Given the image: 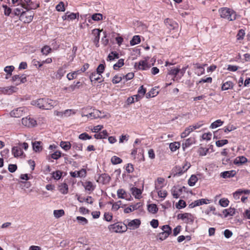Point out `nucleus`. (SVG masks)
<instances>
[{"mask_svg":"<svg viewBox=\"0 0 250 250\" xmlns=\"http://www.w3.org/2000/svg\"><path fill=\"white\" fill-rule=\"evenodd\" d=\"M229 201L227 199L222 198L219 201L220 205L223 207H226L228 206Z\"/></svg>","mask_w":250,"mask_h":250,"instance_id":"obj_64","label":"nucleus"},{"mask_svg":"<svg viewBox=\"0 0 250 250\" xmlns=\"http://www.w3.org/2000/svg\"><path fill=\"white\" fill-rule=\"evenodd\" d=\"M41 144L42 142L41 141H35L34 142H32V146L34 151L36 152H41L42 149Z\"/></svg>","mask_w":250,"mask_h":250,"instance_id":"obj_25","label":"nucleus"},{"mask_svg":"<svg viewBox=\"0 0 250 250\" xmlns=\"http://www.w3.org/2000/svg\"><path fill=\"white\" fill-rule=\"evenodd\" d=\"M158 91L156 88H153L151 90L146 94V98H150L151 97H154L157 96L158 94Z\"/></svg>","mask_w":250,"mask_h":250,"instance_id":"obj_37","label":"nucleus"},{"mask_svg":"<svg viewBox=\"0 0 250 250\" xmlns=\"http://www.w3.org/2000/svg\"><path fill=\"white\" fill-rule=\"evenodd\" d=\"M60 146L64 150L67 151L71 147V144L69 142L61 141Z\"/></svg>","mask_w":250,"mask_h":250,"instance_id":"obj_34","label":"nucleus"},{"mask_svg":"<svg viewBox=\"0 0 250 250\" xmlns=\"http://www.w3.org/2000/svg\"><path fill=\"white\" fill-rule=\"evenodd\" d=\"M26 4H25L24 9L26 10H30L32 9H36V8L39 7V4H37L36 6L33 7L31 5L32 2L31 1V0H24Z\"/></svg>","mask_w":250,"mask_h":250,"instance_id":"obj_38","label":"nucleus"},{"mask_svg":"<svg viewBox=\"0 0 250 250\" xmlns=\"http://www.w3.org/2000/svg\"><path fill=\"white\" fill-rule=\"evenodd\" d=\"M78 200L80 202H83V201H85L88 203H89L90 204H93V200L91 196H88L87 198H80V197L78 198Z\"/></svg>","mask_w":250,"mask_h":250,"instance_id":"obj_56","label":"nucleus"},{"mask_svg":"<svg viewBox=\"0 0 250 250\" xmlns=\"http://www.w3.org/2000/svg\"><path fill=\"white\" fill-rule=\"evenodd\" d=\"M124 64V60L121 59L118 60V62L114 64L113 65V68L114 70H118L120 67L123 66Z\"/></svg>","mask_w":250,"mask_h":250,"instance_id":"obj_48","label":"nucleus"},{"mask_svg":"<svg viewBox=\"0 0 250 250\" xmlns=\"http://www.w3.org/2000/svg\"><path fill=\"white\" fill-rule=\"evenodd\" d=\"M162 229L164 233L170 234L171 233V228L168 225H164L162 227Z\"/></svg>","mask_w":250,"mask_h":250,"instance_id":"obj_57","label":"nucleus"},{"mask_svg":"<svg viewBox=\"0 0 250 250\" xmlns=\"http://www.w3.org/2000/svg\"><path fill=\"white\" fill-rule=\"evenodd\" d=\"M70 175L74 178L76 177H85L86 175V171L85 169H82L79 171H75L70 172Z\"/></svg>","mask_w":250,"mask_h":250,"instance_id":"obj_14","label":"nucleus"},{"mask_svg":"<svg viewBox=\"0 0 250 250\" xmlns=\"http://www.w3.org/2000/svg\"><path fill=\"white\" fill-rule=\"evenodd\" d=\"M101 74L93 72L90 75L89 78L91 82L98 81L99 83H101Z\"/></svg>","mask_w":250,"mask_h":250,"instance_id":"obj_19","label":"nucleus"},{"mask_svg":"<svg viewBox=\"0 0 250 250\" xmlns=\"http://www.w3.org/2000/svg\"><path fill=\"white\" fill-rule=\"evenodd\" d=\"M159 197L165 199L167 196V192L165 190H159L157 192Z\"/></svg>","mask_w":250,"mask_h":250,"instance_id":"obj_63","label":"nucleus"},{"mask_svg":"<svg viewBox=\"0 0 250 250\" xmlns=\"http://www.w3.org/2000/svg\"><path fill=\"white\" fill-rule=\"evenodd\" d=\"M71 147L75 151H82L83 150V145L81 143L74 142L71 144Z\"/></svg>","mask_w":250,"mask_h":250,"instance_id":"obj_36","label":"nucleus"},{"mask_svg":"<svg viewBox=\"0 0 250 250\" xmlns=\"http://www.w3.org/2000/svg\"><path fill=\"white\" fill-rule=\"evenodd\" d=\"M59 190L63 194L67 193L68 191L67 185L65 183L61 184L59 187Z\"/></svg>","mask_w":250,"mask_h":250,"instance_id":"obj_32","label":"nucleus"},{"mask_svg":"<svg viewBox=\"0 0 250 250\" xmlns=\"http://www.w3.org/2000/svg\"><path fill=\"white\" fill-rule=\"evenodd\" d=\"M208 200L206 199H201L194 201L189 205V207L190 208H193L196 206H199L203 204H207L208 203Z\"/></svg>","mask_w":250,"mask_h":250,"instance_id":"obj_16","label":"nucleus"},{"mask_svg":"<svg viewBox=\"0 0 250 250\" xmlns=\"http://www.w3.org/2000/svg\"><path fill=\"white\" fill-rule=\"evenodd\" d=\"M182 189H179L178 190L175 187L171 189V194L173 197L175 198H178L180 196V193H181Z\"/></svg>","mask_w":250,"mask_h":250,"instance_id":"obj_39","label":"nucleus"},{"mask_svg":"<svg viewBox=\"0 0 250 250\" xmlns=\"http://www.w3.org/2000/svg\"><path fill=\"white\" fill-rule=\"evenodd\" d=\"M135 66H137L138 69L141 70H147L150 67L146 60H141L138 63L136 62Z\"/></svg>","mask_w":250,"mask_h":250,"instance_id":"obj_17","label":"nucleus"},{"mask_svg":"<svg viewBox=\"0 0 250 250\" xmlns=\"http://www.w3.org/2000/svg\"><path fill=\"white\" fill-rule=\"evenodd\" d=\"M195 142V140L194 138H188L184 141V142L182 144V146L184 149L186 148L189 147L191 145L194 144Z\"/></svg>","mask_w":250,"mask_h":250,"instance_id":"obj_24","label":"nucleus"},{"mask_svg":"<svg viewBox=\"0 0 250 250\" xmlns=\"http://www.w3.org/2000/svg\"><path fill=\"white\" fill-rule=\"evenodd\" d=\"M198 181V178L196 176L192 175L188 180V184L190 186H193L195 185Z\"/></svg>","mask_w":250,"mask_h":250,"instance_id":"obj_41","label":"nucleus"},{"mask_svg":"<svg viewBox=\"0 0 250 250\" xmlns=\"http://www.w3.org/2000/svg\"><path fill=\"white\" fill-rule=\"evenodd\" d=\"M79 138L82 140H86L91 139L92 137L86 133H83L79 136Z\"/></svg>","mask_w":250,"mask_h":250,"instance_id":"obj_58","label":"nucleus"},{"mask_svg":"<svg viewBox=\"0 0 250 250\" xmlns=\"http://www.w3.org/2000/svg\"><path fill=\"white\" fill-rule=\"evenodd\" d=\"M29 10H26L22 15L20 16V20L24 23H29L33 20L34 13L33 11H29Z\"/></svg>","mask_w":250,"mask_h":250,"instance_id":"obj_4","label":"nucleus"},{"mask_svg":"<svg viewBox=\"0 0 250 250\" xmlns=\"http://www.w3.org/2000/svg\"><path fill=\"white\" fill-rule=\"evenodd\" d=\"M141 224V221L139 219H134L129 222L125 226L127 228H128L130 229H135L139 228Z\"/></svg>","mask_w":250,"mask_h":250,"instance_id":"obj_13","label":"nucleus"},{"mask_svg":"<svg viewBox=\"0 0 250 250\" xmlns=\"http://www.w3.org/2000/svg\"><path fill=\"white\" fill-rule=\"evenodd\" d=\"M186 207V203L185 201L183 200H180L178 203L176 204V208L178 209H181L184 208Z\"/></svg>","mask_w":250,"mask_h":250,"instance_id":"obj_54","label":"nucleus"},{"mask_svg":"<svg viewBox=\"0 0 250 250\" xmlns=\"http://www.w3.org/2000/svg\"><path fill=\"white\" fill-rule=\"evenodd\" d=\"M236 174L235 170L226 171L221 173V177L223 178H228L234 177Z\"/></svg>","mask_w":250,"mask_h":250,"instance_id":"obj_22","label":"nucleus"},{"mask_svg":"<svg viewBox=\"0 0 250 250\" xmlns=\"http://www.w3.org/2000/svg\"><path fill=\"white\" fill-rule=\"evenodd\" d=\"M92 19L95 21H99L103 19V15L100 13L94 14L92 16Z\"/></svg>","mask_w":250,"mask_h":250,"instance_id":"obj_62","label":"nucleus"},{"mask_svg":"<svg viewBox=\"0 0 250 250\" xmlns=\"http://www.w3.org/2000/svg\"><path fill=\"white\" fill-rule=\"evenodd\" d=\"M12 153L15 157H18L22 155L23 151L19 144L18 146L12 147Z\"/></svg>","mask_w":250,"mask_h":250,"instance_id":"obj_15","label":"nucleus"},{"mask_svg":"<svg viewBox=\"0 0 250 250\" xmlns=\"http://www.w3.org/2000/svg\"><path fill=\"white\" fill-rule=\"evenodd\" d=\"M219 13L221 18L227 19L229 21H232L236 19V13L233 10L227 7L220 9Z\"/></svg>","mask_w":250,"mask_h":250,"instance_id":"obj_2","label":"nucleus"},{"mask_svg":"<svg viewBox=\"0 0 250 250\" xmlns=\"http://www.w3.org/2000/svg\"><path fill=\"white\" fill-rule=\"evenodd\" d=\"M140 207V203H137L135 205L130 206V207H127L124 209V212L125 213H128L133 211V210L137 209Z\"/></svg>","mask_w":250,"mask_h":250,"instance_id":"obj_29","label":"nucleus"},{"mask_svg":"<svg viewBox=\"0 0 250 250\" xmlns=\"http://www.w3.org/2000/svg\"><path fill=\"white\" fill-rule=\"evenodd\" d=\"M108 229L110 231L116 233H121L125 232L127 230V227L125 224L121 223H117L108 226Z\"/></svg>","mask_w":250,"mask_h":250,"instance_id":"obj_3","label":"nucleus"},{"mask_svg":"<svg viewBox=\"0 0 250 250\" xmlns=\"http://www.w3.org/2000/svg\"><path fill=\"white\" fill-rule=\"evenodd\" d=\"M26 109V108L25 107H20L11 111L10 114L11 117L20 118L23 115Z\"/></svg>","mask_w":250,"mask_h":250,"instance_id":"obj_6","label":"nucleus"},{"mask_svg":"<svg viewBox=\"0 0 250 250\" xmlns=\"http://www.w3.org/2000/svg\"><path fill=\"white\" fill-rule=\"evenodd\" d=\"M80 74V70L75 71L72 73H69L67 75V78L69 80H72L76 78L77 76Z\"/></svg>","mask_w":250,"mask_h":250,"instance_id":"obj_43","label":"nucleus"},{"mask_svg":"<svg viewBox=\"0 0 250 250\" xmlns=\"http://www.w3.org/2000/svg\"><path fill=\"white\" fill-rule=\"evenodd\" d=\"M31 104L40 108L49 110L58 104V102L49 99L42 98L32 101Z\"/></svg>","mask_w":250,"mask_h":250,"instance_id":"obj_1","label":"nucleus"},{"mask_svg":"<svg viewBox=\"0 0 250 250\" xmlns=\"http://www.w3.org/2000/svg\"><path fill=\"white\" fill-rule=\"evenodd\" d=\"M76 219L78 220L79 223L82 225H84L88 223V220L85 217L77 216Z\"/></svg>","mask_w":250,"mask_h":250,"instance_id":"obj_52","label":"nucleus"},{"mask_svg":"<svg viewBox=\"0 0 250 250\" xmlns=\"http://www.w3.org/2000/svg\"><path fill=\"white\" fill-rule=\"evenodd\" d=\"M191 165L188 162H185L184 165L181 167H176L177 171L176 173V175L178 176H180L183 174L184 172H186L188 168L190 167Z\"/></svg>","mask_w":250,"mask_h":250,"instance_id":"obj_10","label":"nucleus"},{"mask_svg":"<svg viewBox=\"0 0 250 250\" xmlns=\"http://www.w3.org/2000/svg\"><path fill=\"white\" fill-rule=\"evenodd\" d=\"M24 7H25V3H21L20 7L15 8L14 11L15 15L17 16L22 15L24 13L23 10V9H24Z\"/></svg>","mask_w":250,"mask_h":250,"instance_id":"obj_30","label":"nucleus"},{"mask_svg":"<svg viewBox=\"0 0 250 250\" xmlns=\"http://www.w3.org/2000/svg\"><path fill=\"white\" fill-rule=\"evenodd\" d=\"M223 213L224 214V216L227 217L229 216H233L235 213V209L233 208H229L227 209H225L223 211Z\"/></svg>","mask_w":250,"mask_h":250,"instance_id":"obj_28","label":"nucleus"},{"mask_svg":"<svg viewBox=\"0 0 250 250\" xmlns=\"http://www.w3.org/2000/svg\"><path fill=\"white\" fill-rule=\"evenodd\" d=\"M18 90V88L14 86H10L4 87H0V94L10 95L15 92Z\"/></svg>","mask_w":250,"mask_h":250,"instance_id":"obj_9","label":"nucleus"},{"mask_svg":"<svg viewBox=\"0 0 250 250\" xmlns=\"http://www.w3.org/2000/svg\"><path fill=\"white\" fill-rule=\"evenodd\" d=\"M130 44L134 45L139 43L141 42V39L139 36H134L130 41Z\"/></svg>","mask_w":250,"mask_h":250,"instance_id":"obj_44","label":"nucleus"},{"mask_svg":"<svg viewBox=\"0 0 250 250\" xmlns=\"http://www.w3.org/2000/svg\"><path fill=\"white\" fill-rule=\"evenodd\" d=\"M53 214L56 218H59L64 214V211L63 209L54 210Z\"/></svg>","mask_w":250,"mask_h":250,"instance_id":"obj_46","label":"nucleus"},{"mask_svg":"<svg viewBox=\"0 0 250 250\" xmlns=\"http://www.w3.org/2000/svg\"><path fill=\"white\" fill-rule=\"evenodd\" d=\"M164 23L170 30H174L178 27L177 22L169 18L166 19L164 21Z\"/></svg>","mask_w":250,"mask_h":250,"instance_id":"obj_12","label":"nucleus"},{"mask_svg":"<svg viewBox=\"0 0 250 250\" xmlns=\"http://www.w3.org/2000/svg\"><path fill=\"white\" fill-rule=\"evenodd\" d=\"M234 86L233 83L231 81H227L224 83L221 87L222 90H227L232 89Z\"/></svg>","mask_w":250,"mask_h":250,"instance_id":"obj_27","label":"nucleus"},{"mask_svg":"<svg viewBox=\"0 0 250 250\" xmlns=\"http://www.w3.org/2000/svg\"><path fill=\"white\" fill-rule=\"evenodd\" d=\"M147 209L149 212L153 214L156 213L158 210L156 205L154 204H149L147 206Z\"/></svg>","mask_w":250,"mask_h":250,"instance_id":"obj_35","label":"nucleus"},{"mask_svg":"<svg viewBox=\"0 0 250 250\" xmlns=\"http://www.w3.org/2000/svg\"><path fill=\"white\" fill-rule=\"evenodd\" d=\"M107 135L108 134L107 131L106 130H104L98 134H95L94 136L97 139H101L105 138Z\"/></svg>","mask_w":250,"mask_h":250,"instance_id":"obj_33","label":"nucleus"},{"mask_svg":"<svg viewBox=\"0 0 250 250\" xmlns=\"http://www.w3.org/2000/svg\"><path fill=\"white\" fill-rule=\"evenodd\" d=\"M248 161L247 159L243 156L237 157L234 160V164L237 166L245 164Z\"/></svg>","mask_w":250,"mask_h":250,"instance_id":"obj_23","label":"nucleus"},{"mask_svg":"<svg viewBox=\"0 0 250 250\" xmlns=\"http://www.w3.org/2000/svg\"><path fill=\"white\" fill-rule=\"evenodd\" d=\"M66 71L65 68L60 67L57 71L56 74V77L59 79H61L64 75Z\"/></svg>","mask_w":250,"mask_h":250,"instance_id":"obj_45","label":"nucleus"},{"mask_svg":"<svg viewBox=\"0 0 250 250\" xmlns=\"http://www.w3.org/2000/svg\"><path fill=\"white\" fill-rule=\"evenodd\" d=\"M92 110V108L89 107H87L85 108H83L82 109L81 115L82 117H86L88 116V114L89 112H90Z\"/></svg>","mask_w":250,"mask_h":250,"instance_id":"obj_53","label":"nucleus"},{"mask_svg":"<svg viewBox=\"0 0 250 250\" xmlns=\"http://www.w3.org/2000/svg\"><path fill=\"white\" fill-rule=\"evenodd\" d=\"M169 75H172L174 76L173 79V81H179V68L178 67H172L171 68L168 73Z\"/></svg>","mask_w":250,"mask_h":250,"instance_id":"obj_18","label":"nucleus"},{"mask_svg":"<svg viewBox=\"0 0 250 250\" xmlns=\"http://www.w3.org/2000/svg\"><path fill=\"white\" fill-rule=\"evenodd\" d=\"M110 179L111 178L108 174L103 173L99 176L97 182L103 184H106L110 182Z\"/></svg>","mask_w":250,"mask_h":250,"instance_id":"obj_11","label":"nucleus"},{"mask_svg":"<svg viewBox=\"0 0 250 250\" xmlns=\"http://www.w3.org/2000/svg\"><path fill=\"white\" fill-rule=\"evenodd\" d=\"M87 116V119L92 120L94 119H97L98 118H104V115H102L101 111L97 110V109H92L90 112H88Z\"/></svg>","mask_w":250,"mask_h":250,"instance_id":"obj_7","label":"nucleus"},{"mask_svg":"<svg viewBox=\"0 0 250 250\" xmlns=\"http://www.w3.org/2000/svg\"><path fill=\"white\" fill-rule=\"evenodd\" d=\"M100 32L101 31L98 29H94L92 30V34L95 36L93 42L97 47L99 46L98 43L100 40Z\"/></svg>","mask_w":250,"mask_h":250,"instance_id":"obj_21","label":"nucleus"},{"mask_svg":"<svg viewBox=\"0 0 250 250\" xmlns=\"http://www.w3.org/2000/svg\"><path fill=\"white\" fill-rule=\"evenodd\" d=\"M203 125V124L202 122H200L198 123H197L194 125H190L189 127L192 130V131H193L194 130L196 129H198L200 127H201Z\"/></svg>","mask_w":250,"mask_h":250,"instance_id":"obj_55","label":"nucleus"},{"mask_svg":"<svg viewBox=\"0 0 250 250\" xmlns=\"http://www.w3.org/2000/svg\"><path fill=\"white\" fill-rule=\"evenodd\" d=\"M208 151V148L200 147V148H199V149L198 151V153H199V155H200V156H205L207 154Z\"/></svg>","mask_w":250,"mask_h":250,"instance_id":"obj_59","label":"nucleus"},{"mask_svg":"<svg viewBox=\"0 0 250 250\" xmlns=\"http://www.w3.org/2000/svg\"><path fill=\"white\" fill-rule=\"evenodd\" d=\"M82 185L84 188L85 190L90 192L93 191L95 188V186L90 181H86L83 183Z\"/></svg>","mask_w":250,"mask_h":250,"instance_id":"obj_20","label":"nucleus"},{"mask_svg":"<svg viewBox=\"0 0 250 250\" xmlns=\"http://www.w3.org/2000/svg\"><path fill=\"white\" fill-rule=\"evenodd\" d=\"M177 218L178 219L182 220L187 224H192L194 221V217L193 215L188 213L179 214L177 215Z\"/></svg>","mask_w":250,"mask_h":250,"instance_id":"obj_5","label":"nucleus"},{"mask_svg":"<svg viewBox=\"0 0 250 250\" xmlns=\"http://www.w3.org/2000/svg\"><path fill=\"white\" fill-rule=\"evenodd\" d=\"M76 14L67 12L65 13V15L62 17L64 20H73L76 19Z\"/></svg>","mask_w":250,"mask_h":250,"instance_id":"obj_31","label":"nucleus"},{"mask_svg":"<svg viewBox=\"0 0 250 250\" xmlns=\"http://www.w3.org/2000/svg\"><path fill=\"white\" fill-rule=\"evenodd\" d=\"M228 143V141L226 139L218 140L216 142V145L218 147H221L224 145L227 144Z\"/></svg>","mask_w":250,"mask_h":250,"instance_id":"obj_61","label":"nucleus"},{"mask_svg":"<svg viewBox=\"0 0 250 250\" xmlns=\"http://www.w3.org/2000/svg\"><path fill=\"white\" fill-rule=\"evenodd\" d=\"M131 191L132 195L134 196L136 198H140L142 194V191L140 189L133 187L131 188Z\"/></svg>","mask_w":250,"mask_h":250,"instance_id":"obj_26","label":"nucleus"},{"mask_svg":"<svg viewBox=\"0 0 250 250\" xmlns=\"http://www.w3.org/2000/svg\"><path fill=\"white\" fill-rule=\"evenodd\" d=\"M52 49L48 45H44L41 49V52L43 55H47L51 52Z\"/></svg>","mask_w":250,"mask_h":250,"instance_id":"obj_40","label":"nucleus"},{"mask_svg":"<svg viewBox=\"0 0 250 250\" xmlns=\"http://www.w3.org/2000/svg\"><path fill=\"white\" fill-rule=\"evenodd\" d=\"M180 144L179 142H174L171 143L169 144V148L170 149L171 151H176L178 148L180 147Z\"/></svg>","mask_w":250,"mask_h":250,"instance_id":"obj_42","label":"nucleus"},{"mask_svg":"<svg viewBox=\"0 0 250 250\" xmlns=\"http://www.w3.org/2000/svg\"><path fill=\"white\" fill-rule=\"evenodd\" d=\"M22 124L27 127H34L36 125V121L30 117H26L22 119Z\"/></svg>","mask_w":250,"mask_h":250,"instance_id":"obj_8","label":"nucleus"},{"mask_svg":"<svg viewBox=\"0 0 250 250\" xmlns=\"http://www.w3.org/2000/svg\"><path fill=\"white\" fill-rule=\"evenodd\" d=\"M14 67L12 65L7 66L4 68V71L7 73L8 75L11 76L12 75V72L14 69Z\"/></svg>","mask_w":250,"mask_h":250,"instance_id":"obj_60","label":"nucleus"},{"mask_svg":"<svg viewBox=\"0 0 250 250\" xmlns=\"http://www.w3.org/2000/svg\"><path fill=\"white\" fill-rule=\"evenodd\" d=\"M192 132V131L189 126L188 127H187L185 129V130H184V131H183L181 133V137L182 138H184L186 137L187 136H188Z\"/></svg>","mask_w":250,"mask_h":250,"instance_id":"obj_49","label":"nucleus"},{"mask_svg":"<svg viewBox=\"0 0 250 250\" xmlns=\"http://www.w3.org/2000/svg\"><path fill=\"white\" fill-rule=\"evenodd\" d=\"M111 162L112 164L117 165L121 163L122 162V160L117 156H114L111 158Z\"/></svg>","mask_w":250,"mask_h":250,"instance_id":"obj_50","label":"nucleus"},{"mask_svg":"<svg viewBox=\"0 0 250 250\" xmlns=\"http://www.w3.org/2000/svg\"><path fill=\"white\" fill-rule=\"evenodd\" d=\"M123 79H124L123 76L116 75L113 77L112 82L114 84L118 83L122 80Z\"/></svg>","mask_w":250,"mask_h":250,"instance_id":"obj_51","label":"nucleus"},{"mask_svg":"<svg viewBox=\"0 0 250 250\" xmlns=\"http://www.w3.org/2000/svg\"><path fill=\"white\" fill-rule=\"evenodd\" d=\"M223 124V122L221 120L219 119L213 123H212L210 125V127L211 128H216L221 125H222Z\"/></svg>","mask_w":250,"mask_h":250,"instance_id":"obj_47","label":"nucleus"}]
</instances>
